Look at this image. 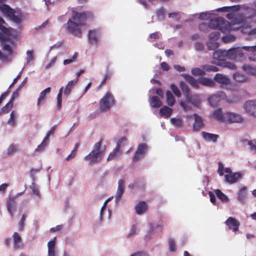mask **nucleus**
<instances>
[{
  "label": "nucleus",
  "mask_w": 256,
  "mask_h": 256,
  "mask_svg": "<svg viewBox=\"0 0 256 256\" xmlns=\"http://www.w3.org/2000/svg\"><path fill=\"white\" fill-rule=\"evenodd\" d=\"M84 14L73 12L72 18L68 22V30L76 36L80 34L84 24Z\"/></svg>",
  "instance_id": "obj_1"
},
{
  "label": "nucleus",
  "mask_w": 256,
  "mask_h": 256,
  "mask_svg": "<svg viewBox=\"0 0 256 256\" xmlns=\"http://www.w3.org/2000/svg\"><path fill=\"white\" fill-rule=\"evenodd\" d=\"M210 28V29L218 30L224 34H228L232 30L231 24L225 19L222 18H217L212 19L208 24L205 23H202L200 25V28L202 30L205 28Z\"/></svg>",
  "instance_id": "obj_2"
},
{
  "label": "nucleus",
  "mask_w": 256,
  "mask_h": 256,
  "mask_svg": "<svg viewBox=\"0 0 256 256\" xmlns=\"http://www.w3.org/2000/svg\"><path fill=\"white\" fill-rule=\"evenodd\" d=\"M106 146L102 144V140H100L94 145L92 150L85 156V160L90 164H93L100 160L104 156Z\"/></svg>",
  "instance_id": "obj_3"
},
{
  "label": "nucleus",
  "mask_w": 256,
  "mask_h": 256,
  "mask_svg": "<svg viewBox=\"0 0 256 256\" xmlns=\"http://www.w3.org/2000/svg\"><path fill=\"white\" fill-rule=\"evenodd\" d=\"M4 20L0 18V40L3 41L15 39L18 37V31L10 28H7Z\"/></svg>",
  "instance_id": "obj_4"
},
{
  "label": "nucleus",
  "mask_w": 256,
  "mask_h": 256,
  "mask_svg": "<svg viewBox=\"0 0 256 256\" xmlns=\"http://www.w3.org/2000/svg\"><path fill=\"white\" fill-rule=\"evenodd\" d=\"M4 0H0V10L6 16L15 22H20L22 16L18 11L12 9L8 5L4 4Z\"/></svg>",
  "instance_id": "obj_5"
},
{
  "label": "nucleus",
  "mask_w": 256,
  "mask_h": 256,
  "mask_svg": "<svg viewBox=\"0 0 256 256\" xmlns=\"http://www.w3.org/2000/svg\"><path fill=\"white\" fill-rule=\"evenodd\" d=\"M114 104V100L112 94L108 92L100 100L99 109L102 112H106Z\"/></svg>",
  "instance_id": "obj_6"
},
{
  "label": "nucleus",
  "mask_w": 256,
  "mask_h": 256,
  "mask_svg": "<svg viewBox=\"0 0 256 256\" xmlns=\"http://www.w3.org/2000/svg\"><path fill=\"white\" fill-rule=\"evenodd\" d=\"M16 46L12 42L10 44L7 42H4L2 44V48L4 52V54L2 58L4 60L10 61L16 53Z\"/></svg>",
  "instance_id": "obj_7"
},
{
  "label": "nucleus",
  "mask_w": 256,
  "mask_h": 256,
  "mask_svg": "<svg viewBox=\"0 0 256 256\" xmlns=\"http://www.w3.org/2000/svg\"><path fill=\"white\" fill-rule=\"evenodd\" d=\"M214 87V82L210 78L200 77L197 80L193 78V88H198L199 85Z\"/></svg>",
  "instance_id": "obj_8"
},
{
  "label": "nucleus",
  "mask_w": 256,
  "mask_h": 256,
  "mask_svg": "<svg viewBox=\"0 0 256 256\" xmlns=\"http://www.w3.org/2000/svg\"><path fill=\"white\" fill-rule=\"evenodd\" d=\"M54 128L53 127L50 130L46 136L44 137L42 141L40 144L36 149V151L37 152H41L43 151L45 148L48 146L50 142V137L52 136L54 134Z\"/></svg>",
  "instance_id": "obj_9"
},
{
  "label": "nucleus",
  "mask_w": 256,
  "mask_h": 256,
  "mask_svg": "<svg viewBox=\"0 0 256 256\" xmlns=\"http://www.w3.org/2000/svg\"><path fill=\"white\" fill-rule=\"evenodd\" d=\"M226 95L223 92H218L216 94L208 98V100L210 106H216L221 100L226 98Z\"/></svg>",
  "instance_id": "obj_10"
},
{
  "label": "nucleus",
  "mask_w": 256,
  "mask_h": 256,
  "mask_svg": "<svg viewBox=\"0 0 256 256\" xmlns=\"http://www.w3.org/2000/svg\"><path fill=\"white\" fill-rule=\"evenodd\" d=\"M224 223L228 227V230H232L235 234L239 230L240 223L233 217H229Z\"/></svg>",
  "instance_id": "obj_11"
},
{
  "label": "nucleus",
  "mask_w": 256,
  "mask_h": 256,
  "mask_svg": "<svg viewBox=\"0 0 256 256\" xmlns=\"http://www.w3.org/2000/svg\"><path fill=\"white\" fill-rule=\"evenodd\" d=\"M225 122L226 123L240 122L243 120L242 116L238 114L228 112L225 113Z\"/></svg>",
  "instance_id": "obj_12"
},
{
  "label": "nucleus",
  "mask_w": 256,
  "mask_h": 256,
  "mask_svg": "<svg viewBox=\"0 0 256 256\" xmlns=\"http://www.w3.org/2000/svg\"><path fill=\"white\" fill-rule=\"evenodd\" d=\"M47 246L48 256H58L56 248V237L48 241Z\"/></svg>",
  "instance_id": "obj_13"
},
{
  "label": "nucleus",
  "mask_w": 256,
  "mask_h": 256,
  "mask_svg": "<svg viewBox=\"0 0 256 256\" xmlns=\"http://www.w3.org/2000/svg\"><path fill=\"white\" fill-rule=\"evenodd\" d=\"M246 110L250 114L256 116V100L246 101L244 105Z\"/></svg>",
  "instance_id": "obj_14"
},
{
  "label": "nucleus",
  "mask_w": 256,
  "mask_h": 256,
  "mask_svg": "<svg viewBox=\"0 0 256 256\" xmlns=\"http://www.w3.org/2000/svg\"><path fill=\"white\" fill-rule=\"evenodd\" d=\"M148 204L146 202L144 201L139 202L134 206L136 212L138 215H142L146 213L148 210Z\"/></svg>",
  "instance_id": "obj_15"
},
{
  "label": "nucleus",
  "mask_w": 256,
  "mask_h": 256,
  "mask_svg": "<svg viewBox=\"0 0 256 256\" xmlns=\"http://www.w3.org/2000/svg\"><path fill=\"white\" fill-rule=\"evenodd\" d=\"M242 55L241 50L238 48H234L226 51V57L234 60Z\"/></svg>",
  "instance_id": "obj_16"
},
{
  "label": "nucleus",
  "mask_w": 256,
  "mask_h": 256,
  "mask_svg": "<svg viewBox=\"0 0 256 256\" xmlns=\"http://www.w3.org/2000/svg\"><path fill=\"white\" fill-rule=\"evenodd\" d=\"M50 88H47L41 92L37 100L36 104L38 107L42 106L46 102V97L50 93Z\"/></svg>",
  "instance_id": "obj_17"
},
{
  "label": "nucleus",
  "mask_w": 256,
  "mask_h": 256,
  "mask_svg": "<svg viewBox=\"0 0 256 256\" xmlns=\"http://www.w3.org/2000/svg\"><path fill=\"white\" fill-rule=\"evenodd\" d=\"M214 80L218 83L220 84L222 86L230 84V80L226 76L221 74H216Z\"/></svg>",
  "instance_id": "obj_18"
},
{
  "label": "nucleus",
  "mask_w": 256,
  "mask_h": 256,
  "mask_svg": "<svg viewBox=\"0 0 256 256\" xmlns=\"http://www.w3.org/2000/svg\"><path fill=\"white\" fill-rule=\"evenodd\" d=\"M248 188L244 186L240 188L237 194V198L241 204H244L246 200Z\"/></svg>",
  "instance_id": "obj_19"
},
{
  "label": "nucleus",
  "mask_w": 256,
  "mask_h": 256,
  "mask_svg": "<svg viewBox=\"0 0 256 256\" xmlns=\"http://www.w3.org/2000/svg\"><path fill=\"white\" fill-rule=\"evenodd\" d=\"M148 150L147 145L145 144H140L138 150L135 153V155L134 157V160H138L140 159L143 155L145 154Z\"/></svg>",
  "instance_id": "obj_20"
},
{
  "label": "nucleus",
  "mask_w": 256,
  "mask_h": 256,
  "mask_svg": "<svg viewBox=\"0 0 256 256\" xmlns=\"http://www.w3.org/2000/svg\"><path fill=\"white\" fill-rule=\"evenodd\" d=\"M226 17L229 19L232 20V22L233 25L238 24L240 25L238 27H237V28H238L240 26H242L245 22V20L243 18H238L233 13H228L227 14Z\"/></svg>",
  "instance_id": "obj_21"
},
{
  "label": "nucleus",
  "mask_w": 256,
  "mask_h": 256,
  "mask_svg": "<svg viewBox=\"0 0 256 256\" xmlns=\"http://www.w3.org/2000/svg\"><path fill=\"white\" fill-rule=\"evenodd\" d=\"M242 176V174L240 172L232 173L230 174H226L224 176L226 181L230 184H234L236 182L238 179Z\"/></svg>",
  "instance_id": "obj_22"
},
{
  "label": "nucleus",
  "mask_w": 256,
  "mask_h": 256,
  "mask_svg": "<svg viewBox=\"0 0 256 256\" xmlns=\"http://www.w3.org/2000/svg\"><path fill=\"white\" fill-rule=\"evenodd\" d=\"M7 208L12 218H14V210L16 209V202L14 198L9 197L7 199Z\"/></svg>",
  "instance_id": "obj_23"
},
{
  "label": "nucleus",
  "mask_w": 256,
  "mask_h": 256,
  "mask_svg": "<svg viewBox=\"0 0 256 256\" xmlns=\"http://www.w3.org/2000/svg\"><path fill=\"white\" fill-rule=\"evenodd\" d=\"M125 188L124 181L122 180H120L118 182V187L115 196L116 202H118L120 198L124 194Z\"/></svg>",
  "instance_id": "obj_24"
},
{
  "label": "nucleus",
  "mask_w": 256,
  "mask_h": 256,
  "mask_svg": "<svg viewBox=\"0 0 256 256\" xmlns=\"http://www.w3.org/2000/svg\"><path fill=\"white\" fill-rule=\"evenodd\" d=\"M78 82V78H76L73 80L69 81L66 86L64 90V94L66 96L70 95L71 94L72 89L74 88L75 85Z\"/></svg>",
  "instance_id": "obj_25"
},
{
  "label": "nucleus",
  "mask_w": 256,
  "mask_h": 256,
  "mask_svg": "<svg viewBox=\"0 0 256 256\" xmlns=\"http://www.w3.org/2000/svg\"><path fill=\"white\" fill-rule=\"evenodd\" d=\"M99 35V31L98 30H90L88 32V38L90 42L92 44H96Z\"/></svg>",
  "instance_id": "obj_26"
},
{
  "label": "nucleus",
  "mask_w": 256,
  "mask_h": 256,
  "mask_svg": "<svg viewBox=\"0 0 256 256\" xmlns=\"http://www.w3.org/2000/svg\"><path fill=\"white\" fill-rule=\"evenodd\" d=\"M213 58L214 59L218 60L216 64L220 61L224 60L226 58V50H218L214 51L213 53Z\"/></svg>",
  "instance_id": "obj_27"
},
{
  "label": "nucleus",
  "mask_w": 256,
  "mask_h": 256,
  "mask_svg": "<svg viewBox=\"0 0 256 256\" xmlns=\"http://www.w3.org/2000/svg\"><path fill=\"white\" fill-rule=\"evenodd\" d=\"M194 118V123L193 124V129L198 130L204 126L203 120L202 118L196 114H193Z\"/></svg>",
  "instance_id": "obj_28"
},
{
  "label": "nucleus",
  "mask_w": 256,
  "mask_h": 256,
  "mask_svg": "<svg viewBox=\"0 0 256 256\" xmlns=\"http://www.w3.org/2000/svg\"><path fill=\"white\" fill-rule=\"evenodd\" d=\"M20 212L22 213V216L18 222V228L20 230L22 231L25 226V222L28 218V214L26 212H22V210H20Z\"/></svg>",
  "instance_id": "obj_29"
},
{
  "label": "nucleus",
  "mask_w": 256,
  "mask_h": 256,
  "mask_svg": "<svg viewBox=\"0 0 256 256\" xmlns=\"http://www.w3.org/2000/svg\"><path fill=\"white\" fill-rule=\"evenodd\" d=\"M186 100L184 102H180V105L182 106L185 111H188L190 110L191 108V106H192V102L191 100V98L188 96L187 94H186Z\"/></svg>",
  "instance_id": "obj_30"
},
{
  "label": "nucleus",
  "mask_w": 256,
  "mask_h": 256,
  "mask_svg": "<svg viewBox=\"0 0 256 256\" xmlns=\"http://www.w3.org/2000/svg\"><path fill=\"white\" fill-rule=\"evenodd\" d=\"M240 8L239 5L233 6H224L218 8L216 10L219 12H237Z\"/></svg>",
  "instance_id": "obj_31"
},
{
  "label": "nucleus",
  "mask_w": 256,
  "mask_h": 256,
  "mask_svg": "<svg viewBox=\"0 0 256 256\" xmlns=\"http://www.w3.org/2000/svg\"><path fill=\"white\" fill-rule=\"evenodd\" d=\"M202 137L207 140L208 141H212L214 142H216L219 136L218 134H212L208 132H202Z\"/></svg>",
  "instance_id": "obj_32"
},
{
  "label": "nucleus",
  "mask_w": 256,
  "mask_h": 256,
  "mask_svg": "<svg viewBox=\"0 0 256 256\" xmlns=\"http://www.w3.org/2000/svg\"><path fill=\"white\" fill-rule=\"evenodd\" d=\"M213 115L217 120L222 122H225V113L222 114V110L220 108L215 110L214 112Z\"/></svg>",
  "instance_id": "obj_33"
},
{
  "label": "nucleus",
  "mask_w": 256,
  "mask_h": 256,
  "mask_svg": "<svg viewBox=\"0 0 256 256\" xmlns=\"http://www.w3.org/2000/svg\"><path fill=\"white\" fill-rule=\"evenodd\" d=\"M120 155V148L118 146L114 150L111 152L108 156V157L107 160L108 161L112 160L116 158H117Z\"/></svg>",
  "instance_id": "obj_34"
},
{
  "label": "nucleus",
  "mask_w": 256,
  "mask_h": 256,
  "mask_svg": "<svg viewBox=\"0 0 256 256\" xmlns=\"http://www.w3.org/2000/svg\"><path fill=\"white\" fill-rule=\"evenodd\" d=\"M150 106L153 108H158L162 105V102L156 96H153L149 100Z\"/></svg>",
  "instance_id": "obj_35"
},
{
  "label": "nucleus",
  "mask_w": 256,
  "mask_h": 256,
  "mask_svg": "<svg viewBox=\"0 0 256 256\" xmlns=\"http://www.w3.org/2000/svg\"><path fill=\"white\" fill-rule=\"evenodd\" d=\"M172 112V109L166 106H164L162 107L160 110V116L168 118L170 116Z\"/></svg>",
  "instance_id": "obj_36"
},
{
  "label": "nucleus",
  "mask_w": 256,
  "mask_h": 256,
  "mask_svg": "<svg viewBox=\"0 0 256 256\" xmlns=\"http://www.w3.org/2000/svg\"><path fill=\"white\" fill-rule=\"evenodd\" d=\"M234 80L238 82H244L247 80L248 78L244 74L236 72L233 76Z\"/></svg>",
  "instance_id": "obj_37"
},
{
  "label": "nucleus",
  "mask_w": 256,
  "mask_h": 256,
  "mask_svg": "<svg viewBox=\"0 0 256 256\" xmlns=\"http://www.w3.org/2000/svg\"><path fill=\"white\" fill-rule=\"evenodd\" d=\"M12 238L15 248H19L22 240L20 234L17 232H14L12 235Z\"/></svg>",
  "instance_id": "obj_38"
},
{
  "label": "nucleus",
  "mask_w": 256,
  "mask_h": 256,
  "mask_svg": "<svg viewBox=\"0 0 256 256\" xmlns=\"http://www.w3.org/2000/svg\"><path fill=\"white\" fill-rule=\"evenodd\" d=\"M218 66H222L224 67L228 68L230 70H236V66L232 62H218L216 64Z\"/></svg>",
  "instance_id": "obj_39"
},
{
  "label": "nucleus",
  "mask_w": 256,
  "mask_h": 256,
  "mask_svg": "<svg viewBox=\"0 0 256 256\" xmlns=\"http://www.w3.org/2000/svg\"><path fill=\"white\" fill-rule=\"evenodd\" d=\"M214 193L218 198L222 202H227L228 200V196L224 194L220 190H214Z\"/></svg>",
  "instance_id": "obj_40"
},
{
  "label": "nucleus",
  "mask_w": 256,
  "mask_h": 256,
  "mask_svg": "<svg viewBox=\"0 0 256 256\" xmlns=\"http://www.w3.org/2000/svg\"><path fill=\"white\" fill-rule=\"evenodd\" d=\"M30 189L32 190L33 194L35 195L38 198H40V194L39 188L36 184L32 183L30 186Z\"/></svg>",
  "instance_id": "obj_41"
},
{
  "label": "nucleus",
  "mask_w": 256,
  "mask_h": 256,
  "mask_svg": "<svg viewBox=\"0 0 256 256\" xmlns=\"http://www.w3.org/2000/svg\"><path fill=\"white\" fill-rule=\"evenodd\" d=\"M242 69L248 74L256 76V68L250 66V65L243 66Z\"/></svg>",
  "instance_id": "obj_42"
},
{
  "label": "nucleus",
  "mask_w": 256,
  "mask_h": 256,
  "mask_svg": "<svg viewBox=\"0 0 256 256\" xmlns=\"http://www.w3.org/2000/svg\"><path fill=\"white\" fill-rule=\"evenodd\" d=\"M166 102L168 106H172L174 102V98L170 92H167L166 94Z\"/></svg>",
  "instance_id": "obj_43"
},
{
  "label": "nucleus",
  "mask_w": 256,
  "mask_h": 256,
  "mask_svg": "<svg viewBox=\"0 0 256 256\" xmlns=\"http://www.w3.org/2000/svg\"><path fill=\"white\" fill-rule=\"evenodd\" d=\"M63 87H62L57 96V106L58 110H60L62 107V92Z\"/></svg>",
  "instance_id": "obj_44"
},
{
  "label": "nucleus",
  "mask_w": 256,
  "mask_h": 256,
  "mask_svg": "<svg viewBox=\"0 0 256 256\" xmlns=\"http://www.w3.org/2000/svg\"><path fill=\"white\" fill-rule=\"evenodd\" d=\"M246 18L252 19L256 17V10L254 8H248L246 12Z\"/></svg>",
  "instance_id": "obj_45"
},
{
  "label": "nucleus",
  "mask_w": 256,
  "mask_h": 256,
  "mask_svg": "<svg viewBox=\"0 0 256 256\" xmlns=\"http://www.w3.org/2000/svg\"><path fill=\"white\" fill-rule=\"evenodd\" d=\"M202 68L205 71L216 72L218 71L217 66L212 64H206L203 66Z\"/></svg>",
  "instance_id": "obj_46"
},
{
  "label": "nucleus",
  "mask_w": 256,
  "mask_h": 256,
  "mask_svg": "<svg viewBox=\"0 0 256 256\" xmlns=\"http://www.w3.org/2000/svg\"><path fill=\"white\" fill-rule=\"evenodd\" d=\"M16 122V115L14 112H12L10 114V118L8 121V124L14 126Z\"/></svg>",
  "instance_id": "obj_47"
},
{
  "label": "nucleus",
  "mask_w": 256,
  "mask_h": 256,
  "mask_svg": "<svg viewBox=\"0 0 256 256\" xmlns=\"http://www.w3.org/2000/svg\"><path fill=\"white\" fill-rule=\"evenodd\" d=\"M220 36V32H213L210 34L208 38L210 40L216 41L219 39Z\"/></svg>",
  "instance_id": "obj_48"
},
{
  "label": "nucleus",
  "mask_w": 256,
  "mask_h": 256,
  "mask_svg": "<svg viewBox=\"0 0 256 256\" xmlns=\"http://www.w3.org/2000/svg\"><path fill=\"white\" fill-rule=\"evenodd\" d=\"M136 230H137L136 226V225H132V226L128 233L126 235V238H132L133 236H134L136 234Z\"/></svg>",
  "instance_id": "obj_49"
},
{
  "label": "nucleus",
  "mask_w": 256,
  "mask_h": 256,
  "mask_svg": "<svg viewBox=\"0 0 256 256\" xmlns=\"http://www.w3.org/2000/svg\"><path fill=\"white\" fill-rule=\"evenodd\" d=\"M207 46L208 50H214L218 47L219 44L216 41L210 40L207 43Z\"/></svg>",
  "instance_id": "obj_50"
},
{
  "label": "nucleus",
  "mask_w": 256,
  "mask_h": 256,
  "mask_svg": "<svg viewBox=\"0 0 256 256\" xmlns=\"http://www.w3.org/2000/svg\"><path fill=\"white\" fill-rule=\"evenodd\" d=\"M222 39L224 42L228 43L234 42L236 37L234 35L230 34L222 36Z\"/></svg>",
  "instance_id": "obj_51"
},
{
  "label": "nucleus",
  "mask_w": 256,
  "mask_h": 256,
  "mask_svg": "<svg viewBox=\"0 0 256 256\" xmlns=\"http://www.w3.org/2000/svg\"><path fill=\"white\" fill-rule=\"evenodd\" d=\"M201 102V98L198 94L193 95V106L198 107Z\"/></svg>",
  "instance_id": "obj_52"
},
{
  "label": "nucleus",
  "mask_w": 256,
  "mask_h": 256,
  "mask_svg": "<svg viewBox=\"0 0 256 256\" xmlns=\"http://www.w3.org/2000/svg\"><path fill=\"white\" fill-rule=\"evenodd\" d=\"M168 248L172 252H174L176 250V244L174 240L170 238L168 240Z\"/></svg>",
  "instance_id": "obj_53"
},
{
  "label": "nucleus",
  "mask_w": 256,
  "mask_h": 256,
  "mask_svg": "<svg viewBox=\"0 0 256 256\" xmlns=\"http://www.w3.org/2000/svg\"><path fill=\"white\" fill-rule=\"evenodd\" d=\"M17 149V147L16 145L14 144H11L10 145L8 149H7V154L10 156L13 154L14 152H16V150Z\"/></svg>",
  "instance_id": "obj_54"
},
{
  "label": "nucleus",
  "mask_w": 256,
  "mask_h": 256,
  "mask_svg": "<svg viewBox=\"0 0 256 256\" xmlns=\"http://www.w3.org/2000/svg\"><path fill=\"white\" fill-rule=\"evenodd\" d=\"M13 104L12 102V100L8 102L5 106H4L2 110V112L4 113H8L12 108Z\"/></svg>",
  "instance_id": "obj_55"
},
{
  "label": "nucleus",
  "mask_w": 256,
  "mask_h": 256,
  "mask_svg": "<svg viewBox=\"0 0 256 256\" xmlns=\"http://www.w3.org/2000/svg\"><path fill=\"white\" fill-rule=\"evenodd\" d=\"M242 49L249 52H251L254 55L256 54V46H244L242 47Z\"/></svg>",
  "instance_id": "obj_56"
},
{
  "label": "nucleus",
  "mask_w": 256,
  "mask_h": 256,
  "mask_svg": "<svg viewBox=\"0 0 256 256\" xmlns=\"http://www.w3.org/2000/svg\"><path fill=\"white\" fill-rule=\"evenodd\" d=\"M34 51L32 50H28L26 52V60L28 62H30L34 60Z\"/></svg>",
  "instance_id": "obj_57"
},
{
  "label": "nucleus",
  "mask_w": 256,
  "mask_h": 256,
  "mask_svg": "<svg viewBox=\"0 0 256 256\" xmlns=\"http://www.w3.org/2000/svg\"><path fill=\"white\" fill-rule=\"evenodd\" d=\"M170 121L173 125L176 126H180L182 124V120L178 118H171Z\"/></svg>",
  "instance_id": "obj_58"
},
{
  "label": "nucleus",
  "mask_w": 256,
  "mask_h": 256,
  "mask_svg": "<svg viewBox=\"0 0 256 256\" xmlns=\"http://www.w3.org/2000/svg\"><path fill=\"white\" fill-rule=\"evenodd\" d=\"M77 57V54L75 53L71 58L65 60L64 61V64L67 65L75 61Z\"/></svg>",
  "instance_id": "obj_59"
},
{
  "label": "nucleus",
  "mask_w": 256,
  "mask_h": 256,
  "mask_svg": "<svg viewBox=\"0 0 256 256\" xmlns=\"http://www.w3.org/2000/svg\"><path fill=\"white\" fill-rule=\"evenodd\" d=\"M56 56H54L46 65V68L48 69L50 68L53 66L56 62Z\"/></svg>",
  "instance_id": "obj_60"
},
{
  "label": "nucleus",
  "mask_w": 256,
  "mask_h": 256,
  "mask_svg": "<svg viewBox=\"0 0 256 256\" xmlns=\"http://www.w3.org/2000/svg\"><path fill=\"white\" fill-rule=\"evenodd\" d=\"M204 70L200 68H193V75L202 76L204 74Z\"/></svg>",
  "instance_id": "obj_61"
},
{
  "label": "nucleus",
  "mask_w": 256,
  "mask_h": 256,
  "mask_svg": "<svg viewBox=\"0 0 256 256\" xmlns=\"http://www.w3.org/2000/svg\"><path fill=\"white\" fill-rule=\"evenodd\" d=\"M171 89L174 94L178 97L180 96V92L178 88L174 84L171 85Z\"/></svg>",
  "instance_id": "obj_62"
},
{
  "label": "nucleus",
  "mask_w": 256,
  "mask_h": 256,
  "mask_svg": "<svg viewBox=\"0 0 256 256\" xmlns=\"http://www.w3.org/2000/svg\"><path fill=\"white\" fill-rule=\"evenodd\" d=\"M248 144L250 146V148L251 150L256 152V140H248Z\"/></svg>",
  "instance_id": "obj_63"
},
{
  "label": "nucleus",
  "mask_w": 256,
  "mask_h": 256,
  "mask_svg": "<svg viewBox=\"0 0 256 256\" xmlns=\"http://www.w3.org/2000/svg\"><path fill=\"white\" fill-rule=\"evenodd\" d=\"M218 173L219 174L220 176H222L224 175V170L223 164L222 162H218Z\"/></svg>",
  "instance_id": "obj_64"
}]
</instances>
